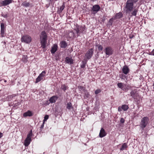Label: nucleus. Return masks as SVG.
Instances as JSON below:
<instances>
[{
  "instance_id": "4be33fe9",
  "label": "nucleus",
  "mask_w": 154,
  "mask_h": 154,
  "mask_svg": "<svg viewBox=\"0 0 154 154\" xmlns=\"http://www.w3.org/2000/svg\"><path fill=\"white\" fill-rule=\"evenodd\" d=\"M127 147V144L126 143H124L122 144L121 147L120 148V150H123L126 149Z\"/></svg>"
},
{
  "instance_id": "a19ab883",
  "label": "nucleus",
  "mask_w": 154,
  "mask_h": 154,
  "mask_svg": "<svg viewBox=\"0 0 154 154\" xmlns=\"http://www.w3.org/2000/svg\"><path fill=\"white\" fill-rule=\"evenodd\" d=\"M44 122H43V123L42 125L40 127L41 129H42L43 128L44 126Z\"/></svg>"
},
{
  "instance_id": "393cba45",
  "label": "nucleus",
  "mask_w": 154,
  "mask_h": 154,
  "mask_svg": "<svg viewBox=\"0 0 154 154\" xmlns=\"http://www.w3.org/2000/svg\"><path fill=\"white\" fill-rule=\"evenodd\" d=\"M122 109L124 111H127L129 108V107L128 105H123L122 106Z\"/></svg>"
},
{
  "instance_id": "cd10ccee",
  "label": "nucleus",
  "mask_w": 154,
  "mask_h": 154,
  "mask_svg": "<svg viewBox=\"0 0 154 154\" xmlns=\"http://www.w3.org/2000/svg\"><path fill=\"white\" fill-rule=\"evenodd\" d=\"M72 107V104L71 103L69 102L67 103L66 106L67 109H70Z\"/></svg>"
},
{
  "instance_id": "72a5a7b5",
  "label": "nucleus",
  "mask_w": 154,
  "mask_h": 154,
  "mask_svg": "<svg viewBox=\"0 0 154 154\" xmlns=\"http://www.w3.org/2000/svg\"><path fill=\"white\" fill-rule=\"evenodd\" d=\"M48 117L49 116L48 115H46L44 117V119L43 120L44 122L45 121H46L48 119Z\"/></svg>"
},
{
  "instance_id": "b1692460",
  "label": "nucleus",
  "mask_w": 154,
  "mask_h": 154,
  "mask_svg": "<svg viewBox=\"0 0 154 154\" xmlns=\"http://www.w3.org/2000/svg\"><path fill=\"white\" fill-rule=\"evenodd\" d=\"M32 135V130H31L29 133L27 135V137L26 138L31 140V138Z\"/></svg>"
},
{
  "instance_id": "4468645a",
  "label": "nucleus",
  "mask_w": 154,
  "mask_h": 154,
  "mask_svg": "<svg viewBox=\"0 0 154 154\" xmlns=\"http://www.w3.org/2000/svg\"><path fill=\"white\" fill-rule=\"evenodd\" d=\"M106 134V133L104 129L103 128H101L99 133L100 137L101 138L103 137H105Z\"/></svg>"
},
{
  "instance_id": "6e6552de",
  "label": "nucleus",
  "mask_w": 154,
  "mask_h": 154,
  "mask_svg": "<svg viewBox=\"0 0 154 154\" xmlns=\"http://www.w3.org/2000/svg\"><path fill=\"white\" fill-rule=\"evenodd\" d=\"M85 29V27L83 26H77L76 28L75 29L76 33L78 35H79V34L82 33Z\"/></svg>"
},
{
  "instance_id": "5701e85b",
  "label": "nucleus",
  "mask_w": 154,
  "mask_h": 154,
  "mask_svg": "<svg viewBox=\"0 0 154 154\" xmlns=\"http://www.w3.org/2000/svg\"><path fill=\"white\" fill-rule=\"evenodd\" d=\"M60 47L62 48H65L67 46V43L64 41H62L60 43Z\"/></svg>"
},
{
  "instance_id": "37998d69",
  "label": "nucleus",
  "mask_w": 154,
  "mask_h": 154,
  "mask_svg": "<svg viewBox=\"0 0 154 154\" xmlns=\"http://www.w3.org/2000/svg\"><path fill=\"white\" fill-rule=\"evenodd\" d=\"M125 77V76L124 75H122V77H120V78L122 79H123V77Z\"/></svg>"
},
{
  "instance_id": "c9c22d12",
  "label": "nucleus",
  "mask_w": 154,
  "mask_h": 154,
  "mask_svg": "<svg viewBox=\"0 0 154 154\" xmlns=\"http://www.w3.org/2000/svg\"><path fill=\"white\" fill-rule=\"evenodd\" d=\"M122 106L121 107L120 106H119L118 108V110L119 112H120L122 111Z\"/></svg>"
},
{
  "instance_id": "412c9836",
  "label": "nucleus",
  "mask_w": 154,
  "mask_h": 154,
  "mask_svg": "<svg viewBox=\"0 0 154 154\" xmlns=\"http://www.w3.org/2000/svg\"><path fill=\"white\" fill-rule=\"evenodd\" d=\"M31 140L26 138L24 142V145L25 146H28L30 144Z\"/></svg>"
},
{
  "instance_id": "79ce46f5",
  "label": "nucleus",
  "mask_w": 154,
  "mask_h": 154,
  "mask_svg": "<svg viewBox=\"0 0 154 154\" xmlns=\"http://www.w3.org/2000/svg\"><path fill=\"white\" fill-rule=\"evenodd\" d=\"M3 134L2 133L0 132V138L2 137Z\"/></svg>"
},
{
  "instance_id": "e433bc0d",
  "label": "nucleus",
  "mask_w": 154,
  "mask_h": 154,
  "mask_svg": "<svg viewBox=\"0 0 154 154\" xmlns=\"http://www.w3.org/2000/svg\"><path fill=\"white\" fill-rule=\"evenodd\" d=\"M120 121L121 123H124L125 122V120L123 118H121Z\"/></svg>"
},
{
  "instance_id": "7c9ffc66",
  "label": "nucleus",
  "mask_w": 154,
  "mask_h": 154,
  "mask_svg": "<svg viewBox=\"0 0 154 154\" xmlns=\"http://www.w3.org/2000/svg\"><path fill=\"white\" fill-rule=\"evenodd\" d=\"M98 48L99 51H102L103 49V47L101 45H99L98 47Z\"/></svg>"
},
{
  "instance_id": "f03ea898",
  "label": "nucleus",
  "mask_w": 154,
  "mask_h": 154,
  "mask_svg": "<svg viewBox=\"0 0 154 154\" xmlns=\"http://www.w3.org/2000/svg\"><path fill=\"white\" fill-rule=\"evenodd\" d=\"M149 121V119L147 117H145L143 118L140 123V127L143 129L147 126Z\"/></svg>"
},
{
  "instance_id": "423d86ee",
  "label": "nucleus",
  "mask_w": 154,
  "mask_h": 154,
  "mask_svg": "<svg viewBox=\"0 0 154 154\" xmlns=\"http://www.w3.org/2000/svg\"><path fill=\"white\" fill-rule=\"evenodd\" d=\"M104 51L106 55L109 56L113 54V51L111 47L108 46L104 49Z\"/></svg>"
},
{
  "instance_id": "de8ad7c7",
  "label": "nucleus",
  "mask_w": 154,
  "mask_h": 154,
  "mask_svg": "<svg viewBox=\"0 0 154 154\" xmlns=\"http://www.w3.org/2000/svg\"><path fill=\"white\" fill-rule=\"evenodd\" d=\"M132 38V37H130V38Z\"/></svg>"
},
{
  "instance_id": "0eeeda50",
  "label": "nucleus",
  "mask_w": 154,
  "mask_h": 154,
  "mask_svg": "<svg viewBox=\"0 0 154 154\" xmlns=\"http://www.w3.org/2000/svg\"><path fill=\"white\" fill-rule=\"evenodd\" d=\"M46 72L45 71H43L38 77L35 82V83H37L43 79V77L45 76Z\"/></svg>"
},
{
  "instance_id": "1a4fd4ad",
  "label": "nucleus",
  "mask_w": 154,
  "mask_h": 154,
  "mask_svg": "<svg viewBox=\"0 0 154 154\" xmlns=\"http://www.w3.org/2000/svg\"><path fill=\"white\" fill-rule=\"evenodd\" d=\"M100 7L99 5H94L91 8V11L93 14H95L100 10Z\"/></svg>"
},
{
  "instance_id": "9d476101",
  "label": "nucleus",
  "mask_w": 154,
  "mask_h": 154,
  "mask_svg": "<svg viewBox=\"0 0 154 154\" xmlns=\"http://www.w3.org/2000/svg\"><path fill=\"white\" fill-rule=\"evenodd\" d=\"M47 34L45 31H43L41 33L40 35V40L47 41Z\"/></svg>"
},
{
  "instance_id": "49530a36",
  "label": "nucleus",
  "mask_w": 154,
  "mask_h": 154,
  "mask_svg": "<svg viewBox=\"0 0 154 154\" xmlns=\"http://www.w3.org/2000/svg\"><path fill=\"white\" fill-rule=\"evenodd\" d=\"M111 20H112V19H110V21H111Z\"/></svg>"
},
{
  "instance_id": "9b49d317",
  "label": "nucleus",
  "mask_w": 154,
  "mask_h": 154,
  "mask_svg": "<svg viewBox=\"0 0 154 154\" xmlns=\"http://www.w3.org/2000/svg\"><path fill=\"white\" fill-rule=\"evenodd\" d=\"M65 62L66 63H67L69 64H73L74 63L73 60L71 57H67L65 58Z\"/></svg>"
},
{
  "instance_id": "a211bd4d",
  "label": "nucleus",
  "mask_w": 154,
  "mask_h": 154,
  "mask_svg": "<svg viewBox=\"0 0 154 154\" xmlns=\"http://www.w3.org/2000/svg\"><path fill=\"white\" fill-rule=\"evenodd\" d=\"M33 114L32 112L29 110L27 112L24 113L23 114V116L24 117H26L27 116H31Z\"/></svg>"
},
{
  "instance_id": "f8f14e48",
  "label": "nucleus",
  "mask_w": 154,
  "mask_h": 154,
  "mask_svg": "<svg viewBox=\"0 0 154 154\" xmlns=\"http://www.w3.org/2000/svg\"><path fill=\"white\" fill-rule=\"evenodd\" d=\"M1 35L2 37H3L5 36V27L4 23H2L1 24Z\"/></svg>"
},
{
  "instance_id": "f3484780",
  "label": "nucleus",
  "mask_w": 154,
  "mask_h": 154,
  "mask_svg": "<svg viewBox=\"0 0 154 154\" xmlns=\"http://www.w3.org/2000/svg\"><path fill=\"white\" fill-rule=\"evenodd\" d=\"M57 44H54L52 47L51 50V52L52 54H54L57 50Z\"/></svg>"
},
{
  "instance_id": "aec40b11",
  "label": "nucleus",
  "mask_w": 154,
  "mask_h": 154,
  "mask_svg": "<svg viewBox=\"0 0 154 154\" xmlns=\"http://www.w3.org/2000/svg\"><path fill=\"white\" fill-rule=\"evenodd\" d=\"M65 7V5L64 3H63V5L58 9L57 11V13L59 14L61 13L63 10L64 9Z\"/></svg>"
},
{
  "instance_id": "2f4dec72",
  "label": "nucleus",
  "mask_w": 154,
  "mask_h": 154,
  "mask_svg": "<svg viewBox=\"0 0 154 154\" xmlns=\"http://www.w3.org/2000/svg\"><path fill=\"white\" fill-rule=\"evenodd\" d=\"M101 91L100 89H97L95 91V94H97L99 93H100Z\"/></svg>"
},
{
  "instance_id": "a878e982",
  "label": "nucleus",
  "mask_w": 154,
  "mask_h": 154,
  "mask_svg": "<svg viewBox=\"0 0 154 154\" xmlns=\"http://www.w3.org/2000/svg\"><path fill=\"white\" fill-rule=\"evenodd\" d=\"M122 17V14L121 12L117 14L116 15V18H120Z\"/></svg>"
},
{
  "instance_id": "473e14b6",
  "label": "nucleus",
  "mask_w": 154,
  "mask_h": 154,
  "mask_svg": "<svg viewBox=\"0 0 154 154\" xmlns=\"http://www.w3.org/2000/svg\"><path fill=\"white\" fill-rule=\"evenodd\" d=\"M131 96L133 97H134L135 96V93L134 91H132L131 92Z\"/></svg>"
},
{
  "instance_id": "58836bf2",
  "label": "nucleus",
  "mask_w": 154,
  "mask_h": 154,
  "mask_svg": "<svg viewBox=\"0 0 154 154\" xmlns=\"http://www.w3.org/2000/svg\"><path fill=\"white\" fill-rule=\"evenodd\" d=\"M138 0H130V1L134 3H135L137 2Z\"/></svg>"
},
{
  "instance_id": "39448f33",
  "label": "nucleus",
  "mask_w": 154,
  "mask_h": 154,
  "mask_svg": "<svg viewBox=\"0 0 154 154\" xmlns=\"http://www.w3.org/2000/svg\"><path fill=\"white\" fill-rule=\"evenodd\" d=\"M93 53V48H91L88 50L85 54V57L87 59L89 60L92 57Z\"/></svg>"
},
{
  "instance_id": "dca6fc26",
  "label": "nucleus",
  "mask_w": 154,
  "mask_h": 154,
  "mask_svg": "<svg viewBox=\"0 0 154 154\" xmlns=\"http://www.w3.org/2000/svg\"><path fill=\"white\" fill-rule=\"evenodd\" d=\"M58 97L57 96H54L50 98L49 101L51 103H54L58 99Z\"/></svg>"
},
{
  "instance_id": "20e7f679",
  "label": "nucleus",
  "mask_w": 154,
  "mask_h": 154,
  "mask_svg": "<svg viewBox=\"0 0 154 154\" xmlns=\"http://www.w3.org/2000/svg\"><path fill=\"white\" fill-rule=\"evenodd\" d=\"M117 85L119 88L125 91H127L131 88V86L129 85H128L126 84H123L121 82L118 83L117 84Z\"/></svg>"
},
{
  "instance_id": "6ab92c4d",
  "label": "nucleus",
  "mask_w": 154,
  "mask_h": 154,
  "mask_svg": "<svg viewBox=\"0 0 154 154\" xmlns=\"http://www.w3.org/2000/svg\"><path fill=\"white\" fill-rule=\"evenodd\" d=\"M41 45V47L43 48H46V44L47 41L40 40Z\"/></svg>"
},
{
  "instance_id": "bb28decb",
  "label": "nucleus",
  "mask_w": 154,
  "mask_h": 154,
  "mask_svg": "<svg viewBox=\"0 0 154 154\" xmlns=\"http://www.w3.org/2000/svg\"><path fill=\"white\" fill-rule=\"evenodd\" d=\"M22 5L25 7H27L29 6L30 4L29 2L25 1L23 2Z\"/></svg>"
},
{
  "instance_id": "a18cd8bd",
  "label": "nucleus",
  "mask_w": 154,
  "mask_h": 154,
  "mask_svg": "<svg viewBox=\"0 0 154 154\" xmlns=\"http://www.w3.org/2000/svg\"><path fill=\"white\" fill-rule=\"evenodd\" d=\"M153 88H154V83L153 84Z\"/></svg>"
},
{
  "instance_id": "c85d7f7f",
  "label": "nucleus",
  "mask_w": 154,
  "mask_h": 154,
  "mask_svg": "<svg viewBox=\"0 0 154 154\" xmlns=\"http://www.w3.org/2000/svg\"><path fill=\"white\" fill-rule=\"evenodd\" d=\"M61 88L64 91H65L68 89V87L66 86L65 85H62Z\"/></svg>"
},
{
  "instance_id": "4c0bfd02",
  "label": "nucleus",
  "mask_w": 154,
  "mask_h": 154,
  "mask_svg": "<svg viewBox=\"0 0 154 154\" xmlns=\"http://www.w3.org/2000/svg\"><path fill=\"white\" fill-rule=\"evenodd\" d=\"M2 16H3V17L5 18H7L8 17V14H2Z\"/></svg>"
},
{
  "instance_id": "7ed1b4c3",
  "label": "nucleus",
  "mask_w": 154,
  "mask_h": 154,
  "mask_svg": "<svg viewBox=\"0 0 154 154\" xmlns=\"http://www.w3.org/2000/svg\"><path fill=\"white\" fill-rule=\"evenodd\" d=\"M21 41L27 44L29 43L32 41V38L29 35H25L21 38Z\"/></svg>"
},
{
  "instance_id": "c03bdc74",
  "label": "nucleus",
  "mask_w": 154,
  "mask_h": 154,
  "mask_svg": "<svg viewBox=\"0 0 154 154\" xmlns=\"http://www.w3.org/2000/svg\"><path fill=\"white\" fill-rule=\"evenodd\" d=\"M4 81L5 82H7V81L5 79H4Z\"/></svg>"
},
{
  "instance_id": "f704fd0d",
  "label": "nucleus",
  "mask_w": 154,
  "mask_h": 154,
  "mask_svg": "<svg viewBox=\"0 0 154 154\" xmlns=\"http://www.w3.org/2000/svg\"><path fill=\"white\" fill-rule=\"evenodd\" d=\"M149 54L154 56V49L151 52H149Z\"/></svg>"
},
{
  "instance_id": "ddd939ff",
  "label": "nucleus",
  "mask_w": 154,
  "mask_h": 154,
  "mask_svg": "<svg viewBox=\"0 0 154 154\" xmlns=\"http://www.w3.org/2000/svg\"><path fill=\"white\" fill-rule=\"evenodd\" d=\"M12 0H5L2 1L1 2V4L2 6H6L11 3L12 2Z\"/></svg>"
},
{
  "instance_id": "f257e3e1",
  "label": "nucleus",
  "mask_w": 154,
  "mask_h": 154,
  "mask_svg": "<svg viewBox=\"0 0 154 154\" xmlns=\"http://www.w3.org/2000/svg\"><path fill=\"white\" fill-rule=\"evenodd\" d=\"M134 3L128 0L126 4L125 8L127 13L131 12V16H136L138 11V8L133 7Z\"/></svg>"
},
{
  "instance_id": "c756f323",
  "label": "nucleus",
  "mask_w": 154,
  "mask_h": 154,
  "mask_svg": "<svg viewBox=\"0 0 154 154\" xmlns=\"http://www.w3.org/2000/svg\"><path fill=\"white\" fill-rule=\"evenodd\" d=\"M86 63V62H85L84 61H83L82 62V64L81 65V67L82 68H84L85 66Z\"/></svg>"
},
{
  "instance_id": "ea45409f",
  "label": "nucleus",
  "mask_w": 154,
  "mask_h": 154,
  "mask_svg": "<svg viewBox=\"0 0 154 154\" xmlns=\"http://www.w3.org/2000/svg\"><path fill=\"white\" fill-rule=\"evenodd\" d=\"M15 96V94H13L11 95H10L9 96V97L10 98H13V97H14Z\"/></svg>"
},
{
  "instance_id": "2eb2a0df",
  "label": "nucleus",
  "mask_w": 154,
  "mask_h": 154,
  "mask_svg": "<svg viewBox=\"0 0 154 154\" xmlns=\"http://www.w3.org/2000/svg\"><path fill=\"white\" fill-rule=\"evenodd\" d=\"M129 68L126 65L124 66L122 68V71L125 75L128 74L129 72Z\"/></svg>"
}]
</instances>
